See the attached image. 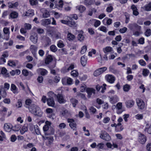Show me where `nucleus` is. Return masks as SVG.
Listing matches in <instances>:
<instances>
[{"label":"nucleus","instance_id":"1","mask_svg":"<svg viewBox=\"0 0 151 151\" xmlns=\"http://www.w3.org/2000/svg\"><path fill=\"white\" fill-rule=\"evenodd\" d=\"M29 110L35 115L41 116L42 115V112L40 108L36 105H32L29 107Z\"/></svg>","mask_w":151,"mask_h":151},{"label":"nucleus","instance_id":"2","mask_svg":"<svg viewBox=\"0 0 151 151\" xmlns=\"http://www.w3.org/2000/svg\"><path fill=\"white\" fill-rule=\"evenodd\" d=\"M107 69V68L105 67L100 68L94 71L93 75L95 76H97L103 73Z\"/></svg>","mask_w":151,"mask_h":151},{"label":"nucleus","instance_id":"3","mask_svg":"<svg viewBox=\"0 0 151 151\" xmlns=\"http://www.w3.org/2000/svg\"><path fill=\"white\" fill-rule=\"evenodd\" d=\"M56 97L57 101L59 104H64L66 102L64 96L61 94L58 93L56 95Z\"/></svg>","mask_w":151,"mask_h":151},{"label":"nucleus","instance_id":"4","mask_svg":"<svg viewBox=\"0 0 151 151\" xmlns=\"http://www.w3.org/2000/svg\"><path fill=\"white\" fill-rule=\"evenodd\" d=\"M128 27L130 30L133 32L136 30H139L141 29V27L136 23L129 24L128 25Z\"/></svg>","mask_w":151,"mask_h":151},{"label":"nucleus","instance_id":"5","mask_svg":"<svg viewBox=\"0 0 151 151\" xmlns=\"http://www.w3.org/2000/svg\"><path fill=\"white\" fill-rule=\"evenodd\" d=\"M100 137L106 141H109L111 139V137L109 134L104 131H101Z\"/></svg>","mask_w":151,"mask_h":151},{"label":"nucleus","instance_id":"6","mask_svg":"<svg viewBox=\"0 0 151 151\" xmlns=\"http://www.w3.org/2000/svg\"><path fill=\"white\" fill-rule=\"evenodd\" d=\"M138 140L140 143L144 144L147 140V137L143 134L140 133L139 135Z\"/></svg>","mask_w":151,"mask_h":151},{"label":"nucleus","instance_id":"7","mask_svg":"<svg viewBox=\"0 0 151 151\" xmlns=\"http://www.w3.org/2000/svg\"><path fill=\"white\" fill-rule=\"evenodd\" d=\"M139 109H142L145 107L144 102L142 99H138L136 100Z\"/></svg>","mask_w":151,"mask_h":151},{"label":"nucleus","instance_id":"8","mask_svg":"<svg viewBox=\"0 0 151 151\" xmlns=\"http://www.w3.org/2000/svg\"><path fill=\"white\" fill-rule=\"evenodd\" d=\"M74 68V65L71 64L70 65H66L62 69L63 72L64 73H66L70 70L73 69Z\"/></svg>","mask_w":151,"mask_h":151},{"label":"nucleus","instance_id":"9","mask_svg":"<svg viewBox=\"0 0 151 151\" xmlns=\"http://www.w3.org/2000/svg\"><path fill=\"white\" fill-rule=\"evenodd\" d=\"M105 78L107 81L111 83H113L115 81V78L111 75H106Z\"/></svg>","mask_w":151,"mask_h":151},{"label":"nucleus","instance_id":"10","mask_svg":"<svg viewBox=\"0 0 151 151\" xmlns=\"http://www.w3.org/2000/svg\"><path fill=\"white\" fill-rule=\"evenodd\" d=\"M68 122L69 123V126L73 130H76V124L73 119H68Z\"/></svg>","mask_w":151,"mask_h":151},{"label":"nucleus","instance_id":"11","mask_svg":"<svg viewBox=\"0 0 151 151\" xmlns=\"http://www.w3.org/2000/svg\"><path fill=\"white\" fill-rule=\"evenodd\" d=\"M122 104L121 103H118L116 105V113L118 114H121L124 111V109L122 108Z\"/></svg>","mask_w":151,"mask_h":151},{"label":"nucleus","instance_id":"12","mask_svg":"<svg viewBox=\"0 0 151 151\" xmlns=\"http://www.w3.org/2000/svg\"><path fill=\"white\" fill-rule=\"evenodd\" d=\"M49 34L51 37H55L57 39L59 38L60 35L59 32L55 31H50Z\"/></svg>","mask_w":151,"mask_h":151},{"label":"nucleus","instance_id":"13","mask_svg":"<svg viewBox=\"0 0 151 151\" xmlns=\"http://www.w3.org/2000/svg\"><path fill=\"white\" fill-rule=\"evenodd\" d=\"M86 91L88 95V97L89 98H90L92 93L95 94V90L91 88H87Z\"/></svg>","mask_w":151,"mask_h":151},{"label":"nucleus","instance_id":"14","mask_svg":"<svg viewBox=\"0 0 151 151\" xmlns=\"http://www.w3.org/2000/svg\"><path fill=\"white\" fill-rule=\"evenodd\" d=\"M12 126L9 123H6L4 124V129L7 132H10L12 129Z\"/></svg>","mask_w":151,"mask_h":151},{"label":"nucleus","instance_id":"15","mask_svg":"<svg viewBox=\"0 0 151 151\" xmlns=\"http://www.w3.org/2000/svg\"><path fill=\"white\" fill-rule=\"evenodd\" d=\"M0 94L3 98H5L6 96V93L3 86H0Z\"/></svg>","mask_w":151,"mask_h":151},{"label":"nucleus","instance_id":"16","mask_svg":"<svg viewBox=\"0 0 151 151\" xmlns=\"http://www.w3.org/2000/svg\"><path fill=\"white\" fill-rule=\"evenodd\" d=\"M37 71L38 73H40L42 76L46 75L47 73V71L46 70L41 68H38Z\"/></svg>","mask_w":151,"mask_h":151},{"label":"nucleus","instance_id":"17","mask_svg":"<svg viewBox=\"0 0 151 151\" xmlns=\"http://www.w3.org/2000/svg\"><path fill=\"white\" fill-rule=\"evenodd\" d=\"M47 101L48 106L52 107L55 106V103L53 98H48L47 99Z\"/></svg>","mask_w":151,"mask_h":151},{"label":"nucleus","instance_id":"18","mask_svg":"<svg viewBox=\"0 0 151 151\" xmlns=\"http://www.w3.org/2000/svg\"><path fill=\"white\" fill-rule=\"evenodd\" d=\"M122 125L121 123H118V124H112L111 126L112 127H115L116 130L118 132L121 131L123 130V128L121 127L119 129V126H120Z\"/></svg>","mask_w":151,"mask_h":151},{"label":"nucleus","instance_id":"19","mask_svg":"<svg viewBox=\"0 0 151 151\" xmlns=\"http://www.w3.org/2000/svg\"><path fill=\"white\" fill-rule=\"evenodd\" d=\"M106 85L105 84H103V86H100L99 85H97L96 86V89L98 91H99L101 88H102L101 92L103 93L104 92V91L106 89Z\"/></svg>","mask_w":151,"mask_h":151},{"label":"nucleus","instance_id":"20","mask_svg":"<svg viewBox=\"0 0 151 151\" xmlns=\"http://www.w3.org/2000/svg\"><path fill=\"white\" fill-rule=\"evenodd\" d=\"M81 61L83 66H84L86 65L87 63V58L85 55H83L81 57Z\"/></svg>","mask_w":151,"mask_h":151},{"label":"nucleus","instance_id":"21","mask_svg":"<svg viewBox=\"0 0 151 151\" xmlns=\"http://www.w3.org/2000/svg\"><path fill=\"white\" fill-rule=\"evenodd\" d=\"M131 9L133 10V13L134 15L137 16L138 15L139 13L137 11V9L136 6L132 5L131 6Z\"/></svg>","mask_w":151,"mask_h":151},{"label":"nucleus","instance_id":"22","mask_svg":"<svg viewBox=\"0 0 151 151\" xmlns=\"http://www.w3.org/2000/svg\"><path fill=\"white\" fill-rule=\"evenodd\" d=\"M50 23L51 21L49 19L43 20L42 21V24L44 26H47L50 24Z\"/></svg>","mask_w":151,"mask_h":151},{"label":"nucleus","instance_id":"23","mask_svg":"<svg viewBox=\"0 0 151 151\" xmlns=\"http://www.w3.org/2000/svg\"><path fill=\"white\" fill-rule=\"evenodd\" d=\"M125 104L127 108H131L133 106L134 102L132 100H129L127 101Z\"/></svg>","mask_w":151,"mask_h":151},{"label":"nucleus","instance_id":"24","mask_svg":"<svg viewBox=\"0 0 151 151\" xmlns=\"http://www.w3.org/2000/svg\"><path fill=\"white\" fill-rule=\"evenodd\" d=\"M18 63V61L17 60H9L8 61V64L11 66H15L16 64Z\"/></svg>","mask_w":151,"mask_h":151},{"label":"nucleus","instance_id":"25","mask_svg":"<svg viewBox=\"0 0 151 151\" xmlns=\"http://www.w3.org/2000/svg\"><path fill=\"white\" fill-rule=\"evenodd\" d=\"M103 51L105 54L108 55V52H111L113 51V49L110 47H106L105 48H103Z\"/></svg>","mask_w":151,"mask_h":151},{"label":"nucleus","instance_id":"26","mask_svg":"<svg viewBox=\"0 0 151 151\" xmlns=\"http://www.w3.org/2000/svg\"><path fill=\"white\" fill-rule=\"evenodd\" d=\"M119 101L118 98L116 96H114L110 98V101L112 104H115Z\"/></svg>","mask_w":151,"mask_h":151},{"label":"nucleus","instance_id":"27","mask_svg":"<svg viewBox=\"0 0 151 151\" xmlns=\"http://www.w3.org/2000/svg\"><path fill=\"white\" fill-rule=\"evenodd\" d=\"M38 37L37 35L35 36L32 35L30 37V40L34 43H36L37 42Z\"/></svg>","mask_w":151,"mask_h":151},{"label":"nucleus","instance_id":"28","mask_svg":"<svg viewBox=\"0 0 151 151\" xmlns=\"http://www.w3.org/2000/svg\"><path fill=\"white\" fill-rule=\"evenodd\" d=\"M61 114L63 116L68 117L70 115V113L68 112V110L66 109L63 110L60 112Z\"/></svg>","mask_w":151,"mask_h":151},{"label":"nucleus","instance_id":"29","mask_svg":"<svg viewBox=\"0 0 151 151\" xmlns=\"http://www.w3.org/2000/svg\"><path fill=\"white\" fill-rule=\"evenodd\" d=\"M52 60V58L51 55H48L46 58L45 60V63L48 64Z\"/></svg>","mask_w":151,"mask_h":151},{"label":"nucleus","instance_id":"30","mask_svg":"<svg viewBox=\"0 0 151 151\" xmlns=\"http://www.w3.org/2000/svg\"><path fill=\"white\" fill-rule=\"evenodd\" d=\"M75 36L72 33L68 32L67 35V38L70 41H73L75 38Z\"/></svg>","mask_w":151,"mask_h":151},{"label":"nucleus","instance_id":"31","mask_svg":"<svg viewBox=\"0 0 151 151\" xmlns=\"http://www.w3.org/2000/svg\"><path fill=\"white\" fill-rule=\"evenodd\" d=\"M76 8L81 13L83 12L86 10L85 7L82 5L77 6L76 7Z\"/></svg>","mask_w":151,"mask_h":151},{"label":"nucleus","instance_id":"32","mask_svg":"<svg viewBox=\"0 0 151 151\" xmlns=\"http://www.w3.org/2000/svg\"><path fill=\"white\" fill-rule=\"evenodd\" d=\"M143 8L146 11H151V2L147 4L144 6Z\"/></svg>","mask_w":151,"mask_h":151},{"label":"nucleus","instance_id":"33","mask_svg":"<svg viewBox=\"0 0 151 151\" xmlns=\"http://www.w3.org/2000/svg\"><path fill=\"white\" fill-rule=\"evenodd\" d=\"M34 15L33 11L32 10H29L26 13L25 16L31 17Z\"/></svg>","mask_w":151,"mask_h":151},{"label":"nucleus","instance_id":"34","mask_svg":"<svg viewBox=\"0 0 151 151\" xmlns=\"http://www.w3.org/2000/svg\"><path fill=\"white\" fill-rule=\"evenodd\" d=\"M10 16L13 19L17 18L18 16V14L16 12H13L10 14Z\"/></svg>","mask_w":151,"mask_h":151},{"label":"nucleus","instance_id":"35","mask_svg":"<svg viewBox=\"0 0 151 151\" xmlns=\"http://www.w3.org/2000/svg\"><path fill=\"white\" fill-rule=\"evenodd\" d=\"M55 132L54 129L52 127L50 126L47 132V134L48 135H51L53 134Z\"/></svg>","mask_w":151,"mask_h":151},{"label":"nucleus","instance_id":"36","mask_svg":"<svg viewBox=\"0 0 151 151\" xmlns=\"http://www.w3.org/2000/svg\"><path fill=\"white\" fill-rule=\"evenodd\" d=\"M32 126L33 128H34L35 132L37 135L40 134V130L37 125H32Z\"/></svg>","mask_w":151,"mask_h":151},{"label":"nucleus","instance_id":"37","mask_svg":"<svg viewBox=\"0 0 151 151\" xmlns=\"http://www.w3.org/2000/svg\"><path fill=\"white\" fill-rule=\"evenodd\" d=\"M17 87L15 85L12 84L11 86V90L14 93H18V91L17 90Z\"/></svg>","mask_w":151,"mask_h":151},{"label":"nucleus","instance_id":"38","mask_svg":"<svg viewBox=\"0 0 151 151\" xmlns=\"http://www.w3.org/2000/svg\"><path fill=\"white\" fill-rule=\"evenodd\" d=\"M12 130L14 131H18L21 128L20 125L16 124L14 127H12Z\"/></svg>","mask_w":151,"mask_h":151},{"label":"nucleus","instance_id":"39","mask_svg":"<svg viewBox=\"0 0 151 151\" xmlns=\"http://www.w3.org/2000/svg\"><path fill=\"white\" fill-rule=\"evenodd\" d=\"M71 102L72 104L74 107H75L76 104L78 103V101L75 99H70Z\"/></svg>","mask_w":151,"mask_h":151},{"label":"nucleus","instance_id":"40","mask_svg":"<svg viewBox=\"0 0 151 151\" xmlns=\"http://www.w3.org/2000/svg\"><path fill=\"white\" fill-rule=\"evenodd\" d=\"M84 4L86 5H90L93 3L92 0H84Z\"/></svg>","mask_w":151,"mask_h":151},{"label":"nucleus","instance_id":"41","mask_svg":"<svg viewBox=\"0 0 151 151\" xmlns=\"http://www.w3.org/2000/svg\"><path fill=\"white\" fill-rule=\"evenodd\" d=\"M71 75L74 77H76L78 76V72L75 70H72L71 72Z\"/></svg>","mask_w":151,"mask_h":151},{"label":"nucleus","instance_id":"42","mask_svg":"<svg viewBox=\"0 0 151 151\" xmlns=\"http://www.w3.org/2000/svg\"><path fill=\"white\" fill-rule=\"evenodd\" d=\"M28 129L27 127L24 126L22 127V129L20 130V132L21 134H23Z\"/></svg>","mask_w":151,"mask_h":151},{"label":"nucleus","instance_id":"43","mask_svg":"<svg viewBox=\"0 0 151 151\" xmlns=\"http://www.w3.org/2000/svg\"><path fill=\"white\" fill-rule=\"evenodd\" d=\"M76 25V24L75 22L73 21H69L68 22L67 25L70 27H72L73 26H75Z\"/></svg>","mask_w":151,"mask_h":151},{"label":"nucleus","instance_id":"44","mask_svg":"<svg viewBox=\"0 0 151 151\" xmlns=\"http://www.w3.org/2000/svg\"><path fill=\"white\" fill-rule=\"evenodd\" d=\"M145 35L148 37L151 35V30L150 29H147L145 32Z\"/></svg>","mask_w":151,"mask_h":151},{"label":"nucleus","instance_id":"45","mask_svg":"<svg viewBox=\"0 0 151 151\" xmlns=\"http://www.w3.org/2000/svg\"><path fill=\"white\" fill-rule=\"evenodd\" d=\"M104 21H106V24H107L109 25L111 24L112 20L111 19H107V18H105L103 21V22Z\"/></svg>","mask_w":151,"mask_h":151},{"label":"nucleus","instance_id":"46","mask_svg":"<svg viewBox=\"0 0 151 151\" xmlns=\"http://www.w3.org/2000/svg\"><path fill=\"white\" fill-rule=\"evenodd\" d=\"M78 40L80 41H82L84 40V37L82 34L79 33L78 36Z\"/></svg>","mask_w":151,"mask_h":151},{"label":"nucleus","instance_id":"47","mask_svg":"<svg viewBox=\"0 0 151 151\" xmlns=\"http://www.w3.org/2000/svg\"><path fill=\"white\" fill-rule=\"evenodd\" d=\"M45 40L47 44H45V47L49 45H50L51 44V40L50 39V38L48 37H46L45 38Z\"/></svg>","mask_w":151,"mask_h":151},{"label":"nucleus","instance_id":"48","mask_svg":"<svg viewBox=\"0 0 151 151\" xmlns=\"http://www.w3.org/2000/svg\"><path fill=\"white\" fill-rule=\"evenodd\" d=\"M50 49L51 51L54 52H56L58 49L57 47L54 45H52L50 47Z\"/></svg>","mask_w":151,"mask_h":151},{"label":"nucleus","instance_id":"49","mask_svg":"<svg viewBox=\"0 0 151 151\" xmlns=\"http://www.w3.org/2000/svg\"><path fill=\"white\" fill-rule=\"evenodd\" d=\"M130 86L128 84H126L123 87V90L124 91L127 92L130 89Z\"/></svg>","mask_w":151,"mask_h":151},{"label":"nucleus","instance_id":"50","mask_svg":"<svg viewBox=\"0 0 151 151\" xmlns=\"http://www.w3.org/2000/svg\"><path fill=\"white\" fill-rule=\"evenodd\" d=\"M87 47L86 45L83 46L81 48V54H83L86 52V50H87Z\"/></svg>","mask_w":151,"mask_h":151},{"label":"nucleus","instance_id":"51","mask_svg":"<svg viewBox=\"0 0 151 151\" xmlns=\"http://www.w3.org/2000/svg\"><path fill=\"white\" fill-rule=\"evenodd\" d=\"M29 1L30 4L32 6L36 5L38 4L37 0H29Z\"/></svg>","mask_w":151,"mask_h":151},{"label":"nucleus","instance_id":"52","mask_svg":"<svg viewBox=\"0 0 151 151\" xmlns=\"http://www.w3.org/2000/svg\"><path fill=\"white\" fill-rule=\"evenodd\" d=\"M50 16V14L49 12L46 11L44 12L43 14V17L44 18L48 17Z\"/></svg>","mask_w":151,"mask_h":151},{"label":"nucleus","instance_id":"53","mask_svg":"<svg viewBox=\"0 0 151 151\" xmlns=\"http://www.w3.org/2000/svg\"><path fill=\"white\" fill-rule=\"evenodd\" d=\"M49 97V98H53V97L56 96V95L52 91H50L47 93Z\"/></svg>","mask_w":151,"mask_h":151},{"label":"nucleus","instance_id":"54","mask_svg":"<svg viewBox=\"0 0 151 151\" xmlns=\"http://www.w3.org/2000/svg\"><path fill=\"white\" fill-rule=\"evenodd\" d=\"M149 73V70L147 69H144L142 72V74L144 76H147Z\"/></svg>","mask_w":151,"mask_h":151},{"label":"nucleus","instance_id":"55","mask_svg":"<svg viewBox=\"0 0 151 151\" xmlns=\"http://www.w3.org/2000/svg\"><path fill=\"white\" fill-rule=\"evenodd\" d=\"M46 112L48 114H50L53 113V110L51 108H47L46 109Z\"/></svg>","mask_w":151,"mask_h":151},{"label":"nucleus","instance_id":"56","mask_svg":"<svg viewBox=\"0 0 151 151\" xmlns=\"http://www.w3.org/2000/svg\"><path fill=\"white\" fill-rule=\"evenodd\" d=\"M68 81V77H64L62 79V82L64 85L67 84V81Z\"/></svg>","mask_w":151,"mask_h":151},{"label":"nucleus","instance_id":"57","mask_svg":"<svg viewBox=\"0 0 151 151\" xmlns=\"http://www.w3.org/2000/svg\"><path fill=\"white\" fill-rule=\"evenodd\" d=\"M57 45L58 47L60 48L63 47L64 46V44L60 40L58 42Z\"/></svg>","mask_w":151,"mask_h":151},{"label":"nucleus","instance_id":"58","mask_svg":"<svg viewBox=\"0 0 151 151\" xmlns=\"http://www.w3.org/2000/svg\"><path fill=\"white\" fill-rule=\"evenodd\" d=\"M127 30V29L126 27H124V28L120 29L119 30V32L122 33H124Z\"/></svg>","mask_w":151,"mask_h":151},{"label":"nucleus","instance_id":"59","mask_svg":"<svg viewBox=\"0 0 151 151\" xmlns=\"http://www.w3.org/2000/svg\"><path fill=\"white\" fill-rule=\"evenodd\" d=\"M22 74L25 76H27L29 75V72L26 70L24 69L22 71Z\"/></svg>","mask_w":151,"mask_h":151},{"label":"nucleus","instance_id":"60","mask_svg":"<svg viewBox=\"0 0 151 151\" xmlns=\"http://www.w3.org/2000/svg\"><path fill=\"white\" fill-rule=\"evenodd\" d=\"M99 29L101 31L105 32H107V29L106 27L104 26H101L99 28Z\"/></svg>","mask_w":151,"mask_h":151},{"label":"nucleus","instance_id":"61","mask_svg":"<svg viewBox=\"0 0 151 151\" xmlns=\"http://www.w3.org/2000/svg\"><path fill=\"white\" fill-rule=\"evenodd\" d=\"M78 96L80 97L85 100L86 99V98L85 95L82 93H79L78 94Z\"/></svg>","mask_w":151,"mask_h":151},{"label":"nucleus","instance_id":"62","mask_svg":"<svg viewBox=\"0 0 151 151\" xmlns=\"http://www.w3.org/2000/svg\"><path fill=\"white\" fill-rule=\"evenodd\" d=\"M37 80L38 82L39 83H42L43 81V77L42 76H38L37 78Z\"/></svg>","mask_w":151,"mask_h":151},{"label":"nucleus","instance_id":"63","mask_svg":"<svg viewBox=\"0 0 151 151\" xmlns=\"http://www.w3.org/2000/svg\"><path fill=\"white\" fill-rule=\"evenodd\" d=\"M89 109L90 110V112L92 113L93 114L95 113L96 111V109L93 106L90 107Z\"/></svg>","mask_w":151,"mask_h":151},{"label":"nucleus","instance_id":"64","mask_svg":"<svg viewBox=\"0 0 151 151\" xmlns=\"http://www.w3.org/2000/svg\"><path fill=\"white\" fill-rule=\"evenodd\" d=\"M146 149L147 150L151 151V143L147 145Z\"/></svg>","mask_w":151,"mask_h":151}]
</instances>
